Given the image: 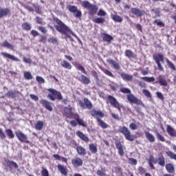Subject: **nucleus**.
Segmentation results:
<instances>
[{"instance_id": "nucleus-41", "label": "nucleus", "mask_w": 176, "mask_h": 176, "mask_svg": "<svg viewBox=\"0 0 176 176\" xmlns=\"http://www.w3.org/2000/svg\"><path fill=\"white\" fill-rule=\"evenodd\" d=\"M22 28L26 31H30V30H31V25H30L28 23H24L22 24Z\"/></svg>"}, {"instance_id": "nucleus-46", "label": "nucleus", "mask_w": 176, "mask_h": 176, "mask_svg": "<svg viewBox=\"0 0 176 176\" xmlns=\"http://www.w3.org/2000/svg\"><path fill=\"white\" fill-rule=\"evenodd\" d=\"M142 79L143 80H145V82H155V78L154 77H142Z\"/></svg>"}, {"instance_id": "nucleus-17", "label": "nucleus", "mask_w": 176, "mask_h": 176, "mask_svg": "<svg viewBox=\"0 0 176 176\" xmlns=\"http://www.w3.org/2000/svg\"><path fill=\"white\" fill-rule=\"evenodd\" d=\"M108 100L110 102L111 105H112V107H118V104H119V102H118V100H116V98H115V97L109 95L108 96Z\"/></svg>"}, {"instance_id": "nucleus-19", "label": "nucleus", "mask_w": 176, "mask_h": 176, "mask_svg": "<svg viewBox=\"0 0 176 176\" xmlns=\"http://www.w3.org/2000/svg\"><path fill=\"white\" fill-rule=\"evenodd\" d=\"M76 135H78V137H79V138H80V140L85 141V142H89V138H87L86 135L82 133V131H78L76 132Z\"/></svg>"}, {"instance_id": "nucleus-48", "label": "nucleus", "mask_w": 176, "mask_h": 176, "mask_svg": "<svg viewBox=\"0 0 176 176\" xmlns=\"http://www.w3.org/2000/svg\"><path fill=\"white\" fill-rule=\"evenodd\" d=\"M36 21L37 24H41V25H45V22L43 21V19L42 18L36 16Z\"/></svg>"}, {"instance_id": "nucleus-30", "label": "nucleus", "mask_w": 176, "mask_h": 176, "mask_svg": "<svg viewBox=\"0 0 176 176\" xmlns=\"http://www.w3.org/2000/svg\"><path fill=\"white\" fill-rule=\"evenodd\" d=\"M65 113L67 118H72V115H74V113H72V108L65 107Z\"/></svg>"}, {"instance_id": "nucleus-43", "label": "nucleus", "mask_w": 176, "mask_h": 176, "mask_svg": "<svg viewBox=\"0 0 176 176\" xmlns=\"http://www.w3.org/2000/svg\"><path fill=\"white\" fill-rule=\"evenodd\" d=\"M142 93L146 97H148V98H152V94H151V92L148 89H143Z\"/></svg>"}, {"instance_id": "nucleus-9", "label": "nucleus", "mask_w": 176, "mask_h": 176, "mask_svg": "<svg viewBox=\"0 0 176 176\" xmlns=\"http://www.w3.org/2000/svg\"><path fill=\"white\" fill-rule=\"evenodd\" d=\"M40 104H41L43 107L45 108V109H47V111H53V107L52 106V103L49 102L48 100H46L45 99H41L40 100Z\"/></svg>"}, {"instance_id": "nucleus-21", "label": "nucleus", "mask_w": 176, "mask_h": 176, "mask_svg": "<svg viewBox=\"0 0 176 176\" xmlns=\"http://www.w3.org/2000/svg\"><path fill=\"white\" fill-rule=\"evenodd\" d=\"M166 131L170 137H175L176 131L170 125H167Z\"/></svg>"}, {"instance_id": "nucleus-55", "label": "nucleus", "mask_w": 176, "mask_h": 176, "mask_svg": "<svg viewBox=\"0 0 176 176\" xmlns=\"http://www.w3.org/2000/svg\"><path fill=\"white\" fill-rule=\"evenodd\" d=\"M38 28L39 31H41V32H42L43 34L47 33V30H46L45 27L39 26Z\"/></svg>"}, {"instance_id": "nucleus-6", "label": "nucleus", "mask_w": 176, "mask_h": 176, "mask_svg": "<svg viewBox=\"0 0 176 176\" xmlns=\"http://www.w3.org/2000/svg\"><path fill=\"white\" fill-rule=\"evenodd\" d=\"M78 104L80 107H81V108H82L83 109H86V108H87V109H91L93 108V104H91V102H90V100H89V99L86 98H84V102H82V100H79Z\"/></svg>"}, {"instance_id": "nucleus-32", "label": "nucleus", "mask_w": 176, "mask_h": 176, "mask_svg": "<svg viewBox=\"0 0 176 176\" xmlns=\"http://www.w3.org/2000/svg\"><path fill=\"white\" fill-rule=\"evenodd\" d=\"M159 83L161 86H167V80L163 78L162 76H159L158 77Z\"/></svg>"}, {"instance_id": "nucleus-23", "label": "nucleus", "mask_w": 176, "mask_h": 176, "mask_svg": "<svg viewBox=\"0 0 176 176\" xmlns=\"http://www.w3.org/2000/svg\"><path fill=\"white\" fill-rule=\"evenodd\" d=\"M111 19L116 23H122L123 21V18L119 15L111 14Z\"/></svg>"}, {"instance_id": "nucleus-58", "label": "nucleus", "mask_w": 176, "mask_h": 176, "mask_svg": "<svg viewBox=\"0 0 176 176\" xmlns=\"http://www.w3.org/2000/svg\"><path fill=\"white\" fill-rule=\"evenodd\" d=\"M36 79L38 83H45V79L41 76H36Z\"/></svg>"}, {"instance_id": "nucleus-16", "label": "nucleus", "mask_w": 176, "mask_h": 176, "mask_svg": "<svg viewBox=\"0 0 176 176\" xmlns=\"http://www.w3.org/2000/svg\"><path fill=\"white\" fill-rule=\"evenodd\" d=\"M107 61L109 63V64H110V65H112L114 69H120V65H119V63H116V61L111 58L107 59Z\"/></svg>"}, {"instance_id": "nucleus-25", "label": "nucleus", "mask_w": 176, "mask_h": 176, "mask_svg": "<svg viewBox=\"0 0 176 176\" xmlns=\"http://www.w3.org/2000/svg\"><path fill=\"white\" fill-rule=\"evenodd\" d=\"M145 135H146V140H148L149 142H155V136L152 135L151 133L145 132Z\"/></svg>"}, {"instance_id": "nucleus-31", "label": "nucleus", "mask_w": 176, "mask_h": 176, "mask_svg": "<svg viewBox=\"0 0 176 176\" xmlns=\"http://www.w3.org/2000/svg\"><path fill=\"white\" fill-rule=\"evenodd\" d=\"M76 151L78 155H81L82 156H85V155H86V149L81 146H77Z\"/></svg>"}, {"instance_id": "nucleus-47", "label": "nucleus", "mask_w": 176, "mask_h": 176, "mask_svg": "<svg viewBox=\"0 0 176 176\" xmlns=\"http://www.w3.org/2000/svg\"><path fill=\"white\" fill-rule=\"evenodd\" d=\"M121 93H124V94H131V91H130L128 88H120Z\"/></svg>"}, {"instance_id": "nucleus-61", "label": "nucleus", "mask_w": 176, "mask_h": 176, "mask_svg": "<svg viewBox=\"0 0 176 176\" xmlns=\"http://www.w3.org/2000/svg\"><path fill=\"white\" fill-rule=\"evenodd\" d=\"M116 146L117 149H121L122 148H123L120 141L116 142Z\"/></svg>"}, {"instance_id": "nucleus-5", "label": "nucleus", "mask_w": 176, "mask_h": 176, "mask_svg": "<svg viewBox=\"0 0 176 176\" xmlns=\"http://www.w3.org/2000/svg\"><path fill=\"white\" fill-rule=\"evenodd\" d=\"M67 9H68L69 12H70L71 13H74L75 17H76L77 19H80V17H82V11H80V10H78L76 6H67Z\"/></svg>"}, {"instance_id": "nucleus-12", "label": "nucleus", "mask_w": 176, "mask_h": 176, "mask_svg": "<svg viewBox=\"0 0 176 176\" xmlns=\"http://www.w3.org/2000/svg\"><path fill=\"white\" fill-rule=\"evenodd\" d=\"M72 163L74 167H80V166H83V161L79 157L72 160Z\"/></svg>"}, {"instance_id": "nucleus-42", "label": "nucleus", "mask_w": 176, "mask_h": 176, "mask_svg": "<svg viewBox=\"0 0 176 176\" xmlns=\"http://www.w3.org/2000/svg\"><path fill=\"white\" fill-rule=\"evenodd\" d=\"M6 133L10 138H14V134H13L12 129L6 130Z\"/></svg>"}, {"instance_id": "nucleus-52", "label": "nucleus", "mask_w": 176, "mask_h": 176, "mask_svg": "<svg viewBox=\"0 0 176 176\" xmlns=\"http://www.w3.org/2000/svg\"><path fill=\"white\" fill-rule=\"evenodd\" d=\"M153 24H157L159 27H164V23L157 19L154 21Z\"/></svg>"}, {"instance_id": "nucleus-54", "label": "nucleus", "mask_w": 176, "mask_h": 176, "mask_svg": "<svg viewBox=\"0 0 176 176\" xmlns=\"http://www.w3.org/2000/svg\"><path fill=\"white\" fill-rule=\"evenodd\" d=\"M156 96L157 97V98H160V100H164V96H163V94H162L161 92H156Z\"/></svg>"}, {"instance_id": "nucleus-45", "label": "nucleus", "mask_w": 176, "mask_h": 176, "mask_svg": "<svg viewBox=\"0 0 176 176\" xmlns=\"http://www.w3.org/2000/svg\"><path fill=\"white\" fill-rule=\"evenodd\" d=\"M102 72H104V74H105V75H107V76L113 78V74H112V72H111V71H109L108 69H102Z\"/></svg>"}, {"instance_id": "nucleus-33", "label": "nucleus", "mask_w": 176, "mask_h": 176, "mask_svg": "<svg viewBox=\"0 0 176 176\" xmlns=\"http://www.w3.org/2000/svg\"><path fill=\"white\" fill-rule=\"evenodd\" d=\"M6 97L8 98H16V91H9L6 94Z\"/></svg>"}, {"instance_id": "nucleus-60", "label": "nucleus", "mask_w": 176, "mask_h": 176, "mask_svg": "<svg viewBox=\"0 0 176 176\" xmlns=\"http://www.w3.org/2000/svg\"><path fill=\"white\" fill-rule=\"evenodd\" d=\"M98 16H107V12L103 10L100 9L98 12Z\"/></svg>"}, {"instance_id": "nucleus-29", "label": "nucleus", "mask_w": 176, "mask_h": 176, "mask_svg": "<svg viewBox=\"0 0 176 176\" xmlns=\"http://www.w3.org/2000/svg\"><path fill=\"white\" fill-rule=\"evenodd\" d=\"M165 60L168 68H170V69H172V71H176L175 65H174L173 63L170 61V60H168V58H165Z\"/></svg>"}, {"instance_id": "nucleus-7", "label": "nucleus", "mask_w": 176, "mask_h": 176, "mask_svg": "<svg viewBox=\"0 0 176 176\" xmlns=\"http://www.w3.org/2000/svg\"><path fill=\"white\" fill-rule=\"evenodd\" d=\"M15 134L21 142H26V144H30V142L28 141V136L24 134V133H23L21 131H16Z\"/></svg>"}, {"instance_id": "nucleus-24", "label": "nucleus", "mask_w": 176, "mask_h": 176, "mask_svg": "<svg viewBox=\"0 0 176 176\" xmlns=\"http://www.w3.org/2000/svg\"><path fill=\"white\" fill-rule=\"evenodd\" d=\"M49 91H50L52 94H54V96H57L58 100H63V96L60 91L52 89H49Z\"/></svg>"}, {"instance_id": "nucleus-40", "label": "nucleus", "mask_w": 176, "mask_h": 176, "mask_svg": "<svg viewBox=\"0 0 176 176\" xmlns=\"http://www.w3.org/2000/svg\"><path fill=\"white\" fill-rule=\"evenodd\" d=\"M166 169L167 171H168V173H174V166H173V164H167L166 165Z\"/></svg>"}, {"instance_id": "nucleus-10", "label": "nucleus", "mask_w": 176, "mask_h": 176, "mask_svg": "<svg viewBox=\"0 0 176 176\" xmlns=\"http://www.w3.org/2000/svg\"><path fill=\"white\" fill-rule=\"evenodd\" d=\"M127 100L132 102L133 104H138V105H144L142 101L138 100V98H135L134 95L129 94L127 95Z\"/></svg>"}, {"instance_id": "nucleus-8", "label": "nucleus", "mask_w": 176, "mask_h": 176, "mask_svg": "<svg viewBox=\"0 0 176 176\" xmlns=\"http://www.w3.org/2000/svg\"><path fill=\"white\" fill-rule=\"evenodd\" d=\"M131 13L135 14V16H138V17H141L142 16H144V14H146V12L145 10H140V8H132L131 9Z\"/></svg>"}, {"instance_id": "nucleus-20", "label": "nucleus", "mask_w": 176, "mask_h": 176, "mask_svg": "<svg viewBox=\"0 0 176 176\" xmlns=\"http://www.w3.org/2000/svg\"><path fill=\"white\" fill-rule=\"evenodd\" d=\"M120 76L123 79V80H127L128 82H131V80H133V76L127 74L124 72H122L120 74Z\"/></svg>"}, {"instance_id": "nucleus-44", "label": "nucleus", "mask_w": 176, "mask_h": 176, "mask_svg": "<svg viewBox=\"0 0 176 176\" xmlns=\"http://www.w3.org/2000/svg\"><path fill=\"white\" fill-rule=\"evenodd\" d=\"M125 56H126V57H129V58H130V57L134 58V54H133V52H132V51L130 50H127L125 52Z\"/></svg>"}, {"instance_id": "nucleus-38", "label": "nucleus", "mask_w": 176, "mask_h": 176, "mask_svg": "<svg viewBox=\"0 0 176 176\" xmlns=\"http://www.w3.org/2000/svg\"><path fill=\"white\" fill-rule=\"evenodd\" d=\"M35 129L38 131L42 130V129H43V122L42 121H38L35 126Z\"/></svg>"}, {"instance_id": "nucleus-28", "label": "nucleus", "mask_w": 176, "mask_h": 176, "mask_svg": "<svg viewBox=\"0 0 176 176\" xmlns=\"http://www.w3.org/2000/svg\"><path fill=\"white\" fill-rule=\"evenodd\" d=\"M8 8H0V19H2V17H5V16H8Z\"/></svg>"}, {"instance_id": "nucleus-56", "label": "nucleus", "mask_w": 176, "mask_h": 176, "mask_svg": "<svg viewBox=\"0 0 176 176\" xmlns=\"http://www.w3.org/2000/svg\"><path fill=\"white\" fill-rule=\"evenodd\" d=\"M129 161L130 162V164H132L133 166H135L137 164V160L134 158H129Z\"/></svg>"}, {"instance_id": "nucleus-50", "label": "nucleus", "mask_w": 176, "mask_h": 176, "mask_svg": "<svg viewBox=\"0 0 176 176\" xmlns=\"http://www.w3.org/2000/svg\"><path fill=\"white\" fill-rule=\"evenodd\" d=\"M76 122H78L80 126H83V127H86V124L85 121L79 118H76Z\"/></svg>"}, {"instance_id": "nucleus-34", "label": "nucleus", "mask_w": 176, "mask_h": 176, "mask_svg": "<svg viewBox=\"0 0 176 176\" xmlns=\"http://www.w3.org/2000/svg\"><path fill=\"white\" fill-rule=\"evenodd\" d=\"M92 21H94V23H96V24H102L105 23V19L101 18V17L96 18V19H92Z\"/></svg>"}, {"instance_id": "nucleus-26", "label": "nucleus", "mask_w": 176, "mask_h": 176, "mask_svg": "<svg viewBox=\"0 0 176 176\" xmlns=\"http://www.w3.org/2000/svg\"><path fill=\"white\" fill-rule=\"evenodd\" d=\"M91 116L96 117V116H99L100 118H102L104 116V113L101 111H96V110H93L91 111Z\"/></svg>"}, {"instance_id": "nucleus-4", "label": "nucleus", "mask_w": 176, "mask_h": 176, "mask_svg": "<svg viewBox=\"0 0 176 176\" xmlns=\"http://www.w3.org/2000/svg\"><path fill=\"white\" fill-rule=\"evenodd\" d=\"M153 58L157 65L159 71L164 72V68L160 63H164V56L163 54H157L153 56Z\"/></svg>"}, {"instance_id": "nucleus-14", "label": "nucleus", "mask_w": 176, "mask_h": 176, "mask_svg": "<svg viewBox=\"0 0 176 176\" xmlns=\"http://www.w3.org/2000/svg\"><path fill=\"white\" fill-rule=\"evenodd\" d=\"M78 80L84 85H89V83H90V78L83 74L80 75V76L78 78Z\"/></svg>"}, {"instance_id": "nucleus-51", "label": "nucleus", "mask_w": 176, "mask_h": 176, "mask_svg": "<svg viewBox=\"0 0 176 176\" xmlns=\"http://www.w3.org/2000/svg\"><path fill=\"white\" fill-rule=\"evenodd\" d=\"M157 140H159L160 141H162V142H164V141H166V139L164 138V137L163 135H162L160 133H157Z\"/></svg>"}, {"instance_id": "nucleus-2", "label": "nucleus", "mask_w": 176, "mask_h": 176, "mask_svg": "<svg viewBox=\"0 0 176 176\" xmlns=\"http://www.w3.org/2000/svg\"><path fill=\"white\" fill-rule=\"evenodd\" d=\"M81 6L85 9H88L89 16H94L98 10V7L96 5L91 4L89 1H83L81 2Z\"/></svg>"}, {"instance_id": "nucleus-62", "label": "nucleus", "mask_w": 176, "mask_h": 176, "mask_svg": "<svg viewBox=\"0 0 176 176\" xmlns=\"http://www.w3.org/2000/svg\"><path fill=\"white\" fill-rule=\"evenodd\" d=\"M30 97L32 100H34V101H38V100H39V98L36 95L30 94Z\"/></svg>"}, {"instance_id": "nucleus-36", "label": "nucleus", "mask_w": 176, "mask_h": 176, "mask_svg": "<svg viewBox=\"0 0 176 176\" xmlns=\"http://www.w3.org/2000/svg\"><path fill=\"white\" fill-rule=\"evenodd\" d=\"M89 151L91 153H96L97 152V146L94 144H90L89 145Z\"/></svg>"}, {"instance_id": "nucleus-53", "label": "nucleus", "mask_w": 176, "mask_h": 176, "mask_svg": "<svg viewBox=\"0 0 176 176\" xmlns=\"http://www.w3.org/2000/svg\"><path fill=\"white\" fill-rule=\"evenodd\" d=\"M148 162H151V163L156 164V163H157V160L155 159V157H153V155H151Z\"/></svg>"}, {"instance_id": "nucleus-11", "label": "nucleus", "mask_w": 176, "mask_h": 176, "mask_svg": "<svg viewBox=\"0 0 176 176\" xmlns=\"http://www.w3.org/2000/svg\"><path fill=\"white\" fill-rule=\"evenodd\" d=\"M1 56H3L5 58H9L12 61H20V59L12 54H8L6 52H1Z\"/></svg>"}, {"instance_id": "nucleus-35", "label": "nucleus", "mask_w": 176, "mask_h": 176, "mask_svg": "<svg viewBox=\"0 0 176 176\" xmlns=\"http://www.w3.org/2000/svg\"><path fill=\"white\" fill-rule=\"evenodd\" d=\"M3 47H7V49H11V50H13L14 49V46H13L12 44L9 43L8 41H6L2 44Z\"/></svg>"}, {"instance_id": "nucleus-57", "label": "nucleus", "mask_w": 176, "mask_h": 176, "mask_svg": "<svg viewBox=\"0 0 176 176\" xmlns=\"http://www.w3.org/2000/svg\"><path fill=\"white\" fill-rule=\"evenodd\" d=\"M41 175L42 176H49V171L46 168H43V170L41 171Z\"/></svg>"}, {"instance_id": "nucleus-18", "label": "nucleus", "mask_w": 176, "mask_h": 176, "mask_svg": "<svg viewBox=\"0 0 176 176\" xmlns=\"http://www.w3.org/2000/svg\"><path fill=\"white\" fill-rule=\"evenodd\" d=\"M101 36L104 42H111V41H113V37L107 33H102Z\"/></svg>"}, {"instance_id": "nucleus-3", "label": "nucleus", "mask_w": 176, "mask_h": 176, "mask_svg": "<svg viewBox=\"0 0 176 176\" xmlns=\"http://www.w3.org/2000/svg\"><path fill=\"white\" fill-rule=\"evenodd\" d=\"M119 131L120 133H121V134H123V135H124L127 141H131V142H133V141L135 140V136H134V135H131V132L126 126L120 127Z\"/></svg>"}, {"instance_id": "nucleus-1", "label": "nucleus", "mask_w": 176, "mask_h": 176, "mask_svg": "<svg viewBox=\"0 0 176 176\" xmlns=\"http://www.w3.org/2000/svg\"><path fill=\"white\" fill-rule=\"evenodd\" d=\"M54 20L57 23V25H55L54 27L58 32H60V34L65 35L66 38H69V34H68V32H72V35L78 39V36H76L74 32L71 31L69 28H68L67 25H65L61 20H60L58 18H54Z\"/></svg>"}, {"instance_id": "nucleus-39", "label": "nucleus", "mask_w": 176, "mask_h": 176, "mask_svg": "<svg viewBox=\"0 0 176 176\" xmlns=\"http://www.w3.org/2000/svg\"><path fill=\"white\" fill-rule=\"evenodd\" d=\"M158 164L160 166H162V167H164V166L166 165V162L164 161V157L161 156L160 157H158Z\"/></svg>"}, {"instance_id": "nucleus-22", "label": "nucleus", "mask_w": 176, "mask_h": 176, "mask_svg": "<svg viewBox=\"0 0 176 176\" xmlns=\"http://www.w3.org/2000/svg\"><path fill=\"white\" fill-rule=\"evenodd\" d=\"M99 126H100V127H102V129H107V127L109 126V125L104 122V121H102V120H101L98 116L95 117Z\"/></svg>"}, {"instance_id": "nucleus-64", "label": "nucleus", "mask_w": 176, "mask_h": 176, "mask_svg": "<svg viewBox=\"0 0 176 176\" xmlns=\"http://www.w3.org/2000/svg\"><path fill=\"white\" fill-rule=\"evenodd\" d=\"M129 129H131V130H137V124L135 123H131L129 125Z\"/></svg>"}, {"instance_id": "nucleus-49", "label": "nucleus", "mask_w": 176, "mask_h": 176, "mask_svg": "<svg viewBox=\"0 0 176 176\" xmlns=\"http://www.w3.org/2000/svg\"><path fill=\"white\" fill-rule=\"evenodd\" d=\"M77 69L78 71H81L82 74H85V75H87V72H86V69H85V67L82 66L81 65H78V67H77Z\"/></svg>"}, {"instance_id": "nucleus-13", "label": "nucleus", "mask_w": 176, "mask_h": 176, "mask_svg": "<svg viewBox=\"0 0 176 176\" xmlns=\"http://www.w3.org/2000/svg\"><path fill=\"white\" fill-rule=\"evenodd\" d=\"M58 170L62 174V175L67 176L68 175V169H67V167L65 166H63L61 164L58 165Z\"/></svg>"}, {"instance_id": "nucleus-15", "label": "nucleus", "mask_w": 176, "mask_h": 176, "mask_svg": "<svg viewBox=\"0 0 176 176\" xmlns=\"http://www.w3.org/2000/svg\"><path fill=\"white\" fill-rule=\"evenodd\" d=\"M5 162L7 164V167H9L10 168H19V165L17 164V163L14 162V161L6 160Z\"/></svg>"}, {"instance_id": "nucleus-37", "label": "nucleus", "mask_w": 176, "mask_h": 176, "mask_svg": "<svg viewBox=\"0 0 176 176\" xmlns=\"http://www.w3.org/2000/svg\"><path fill=\"white\" fill-rule=\"evenodd\" d=\"M23 76L27 80H31V79H32V74H31V72H25Z\"/></svg>"}, {"instance_id": "nucleus-63", "label": "nucleus", "mask_w": 176, "mask_h": 176, "mask_svg": "<svg viewBox=\"0 0 176 176\" xmlns=\"http://www.w3.org/2000/svg\"><path fill=\"white\" fill-rule=\"evenodd\" d=\"M97 174H98V175H100V176H105L106 175L105 172H104V170H98Z\"/></svg>"}, {"instance_id": "nucleus-59", "label": "nucleus", "mask_w": 176, "mask_h": 176, "mask_svg": "<svg viewBox=\"0 0 176 176\" xmlns=\"http://www.w3.org/2000/svg\"><path fill=\"white\" fill-rule=\"evenodd\" d=\"M39 42L41 43H46V36L41 35Z\"/></svg>"}, {"instance_id": "nucleus-27", "label": "nucleus", "mask_w": 176, "mask_h": 176, "mask_svg": "<svg viewBox=\"0 0 176 176\" xmlns=\"http://www.w3.org/2000/svg\"><path fill=\"white\" fill-rule=\"evenodd\" d=\"M60 65L63 68H65L66 69H71L72 68V65H71L69 63L67 62V60H63L60 63Z\"/></svg>"}]
</instances>
